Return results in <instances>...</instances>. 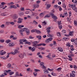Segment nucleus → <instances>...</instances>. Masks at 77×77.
I'll return each mask as SVG.
<instances>
[{
	"instance_id": "nucleus-3",
	"label": "nucleus",
	"mask_w": 77,
	"mask_h": 77,
	"mask_svg": "<svg viewBox=\"0 0 77 77\" xmlns=\"http://www.w3.org/2000/svg\"><path fill=\"white\" fill-rule=\"evenodd\" d=\"M51 16L52 17V18L54 20H56L54 21H57L56 20H57L58 18L54 14H51Z\"/></svg>"
},
{
	"instance_id": "nucleus-7",
	"label": "nucleus",
	"mask_w": 77,
	"mask_h": 77,
	"mask_svg": "<svg viewBox=\"0 0 77 77\" xmlns=\"http://www.w3.org/2000/svg\"><path fill=\"white\" fill-rule=\"evenodd\" d=\"M52 40L53 38H50L46 39L45 40V42H47V43H48V42H49L51 41H52Z\"/></svg>"
},
{
	"instance_id": "nucleus-44",
	"label": "nucleus",
	"mask_w": 77,
	"mask_h": 77,
	"mask_svg": "<svg viewBox=\"0 0 77 77\" xmlns=\"http://www.w3.org/2000/svg\"><path fill=\"white\" fill-rule=\"evenodd\" d=\"M48 71H53V69H50L49 68H48Z\"/></svg>"
},
{
	"instance_id": "nucleus-40",
	"label": "nucleus",
	"mask_w": 77,
	"mask_h": 77,
	"mask_svg": "<svg viewBox=\"0 0 77 77\" xmlns=\"http://www.w3.org/2000/svg\"><path fill=\"white\" fill-rule=\"evenodd\" d=\"M15 75L16 76H18V77H19V74H18V72H17L16 73Z\"/></svg>"
},
{
	"instance_id": "nucleus-2",
	"label": "nucleus",
	"mask_w": 77,
	"mask_h": 77,
	"mask_svg": "<svg viewBox=\"0 0 77 77\" xmlns=\"http://www.w3.org/2000/svg\"><path fill=\"white\" fill-rule=\"evenodd\" d=\"M69 6L70 8H72V9H73V10H74V11L75 10V9L76 8V7H75V5H72V4H69Z\"/></svg>"
},
{
	"instance_id": "nucleus-53",
	"label": "nucleus",
	"mask_w": 77,
	"mask_h": 77,
	"mask_svg": "<svg viewBox=\"0 0 77 77\" xmlns=\"http://www.w3.org/2000/svg\"><path fill=\"white\" fill-rule=\"evenodd\" d=\"M10 24H11V25H14V24L15 23H14V22H10Z\"/></svg>"
},
{
	"instance_id": "nucleus-6",
	"label": "nucleus",
	"mask_w": 77,
	"mask_h": 77,
	"mask_svg": "<svg viewBox=\"0 0 77 77\" xmlns=\"http://www.w3.org/2000/svg\"><path fill=\"white\" fill-rule=\"evenodd\" d=\"M23 19L22 18H19L18 19V21H17V23L20 24L22 23V20H23Z\"/></svg>"
},
{
	"instance_id": "nucleus-19",
	"label": "nucleus",
	"mask_w": 77,
	"mask_h": 77,
	"mask_svg": "<svg viewBox=\"0 0 77 77\" xmlns=\"http://www.w3.org/2000/svg\"><path fill=\"white\" fill-rule=\"evenodd\" d=\"M14 74V72L11 71L9 73L10 75H13Z\"/></svg>"
},
{
	"instance_id": "nucleus-54",
	"label": "nucleus",
	"mask_w": 77,
	"mask_h": 77,
	"mask_svg": "<svg viewBox=\"0 0 77 77\" xmlns=\"http://www.w3.org/2000/svg\"><path fill=\"white\" fill-rule=\"evenodd\" d=\"M17 39V37H13V40H16Z\"/></svg>"
},
{
	"instance_id": "nucleus-13",
	"label": "nucleus",
	"mask_w": 77,
	"mask_h": 77,
	"mask_svg": "<svg viewBox=\"0 0 77 77\" xmlns=\"http://www.w3.org/2000/svg\"><path fill=\"white\" fill-rule=\"evenodd\" d=\"M39 5L36 4H35L34 5V8H39Z\"/></svg>"
},
{
	"instance_id": "nucleus-59",
	"label": "nucleus",
	"mask_w": 77,
	"mask_h": 77,
	"mask_svg": "<svg viewBox=\"0 0 77 77\" xmlns=\"http://www.w3.org/2000/svg\"><path fill=\"white\" fill-rule=\"evenodd\" d=\"M67 20L68 21H71V19L68 17L67 18Z\"/></svg>"
},
{
	"instance_id": "nucleus-27",
	"label": "nucleus",
	"mask_w": 77,
	"mask_h": 77,
	"mask_svg": "<svg viewBox=\"0 0 77 77\" xmlns=\"http://www.w3.org/2000/svg\"><path fill=\"white\" fill-rule=\"evenodd\" d=\"M13 54V55H14V54H15L13 52H10V53H8V54Z\"/></svg>"
},
{
	"instance_id": "nucleus-61",
	"label": "nucleus",
	"mask_w": 77,
	"mask_h": 77,
	"mask_svg": "<svg viewBox=\"0 0 77 77\" xmlns=\"http://www.w3.org/2000/svg\"><path fill=\"white\" fill-rule=\"evenodd\" d=\"M5 3L4 2H2L1 3V5H2V6H4V5H5Z\"/></svg>"
},
{
	"instance_id": "nucleus-18",
	"label": "nucleus",
	"mask_w": 77,
	"mask_h": 77,
	"mask_svg": "<svg viewBox=\"0 0 77 77\" xmlns=\"http://www.w3.org/2000/svg\"><path fill=\"white\" fill-rule=\"evenodd\" d=\"M14 4V3L12 2L8 3L7 4L8 5H13Z\"/></svg>"
},
{
	"instance_id": "nucleus-49",
	"label": "nucleus",
	"mask_w": 77,
	"mask_h": 77,
	"mask_svg": "<svg viewBox=\"0 0 77 77\" xmlns=\"http://www.w3.org/2000/svg\"><path fill=\"white\" fill-rule=\"evenodd\" d=\"M5 53H6V52L5 51L1 53V55H3V54H5Z\"/></svg>"
},
{
	"instance_id": "nucleus-34",
	"label": "nucleus",
	"mask_w": 77,
	"mask_h": 77,
	"mask_svg": "<svg viewBox=\"0 0 77 77\" xmlns=\"http://www.w3.org/2000/svg\"><path fill=\"white\" fill-rule=\"evenodd\" d=\"M36 29H32L31 30V32H32V33H34V32H36Z\"/></svg>"
},
{
	"instance_id": "nucleus-51",
	"label": "nucleus",
	"mask_w": 77,
	"mask_h": 77,
	"mask_svg": "<svg viewBox=\"0 0 77 77\" xmlns=\"http://www.w3.org/2000/svg\"><path fill=\"white\" fill-rule=\"evenodd\" d=\"M40 70L38 69H34V71L35 72H38V71H40Z\"/></svg>"
},
{
	"instance_id": "nucleus-57",
	"label": "nucleus",
	"mask_w": 77,
	"mask_h": 77,
	"mask_svg": "<svg viewBox=\"0 0 77 77\" xmlns=\"http://www.w3.org/2000/svg\"><path fill=\"white\" fill-rule=\"evenodd\" d=\"M53 45H56V41H54Z\"/></svg>"
},
{
	"instance_id": "nucleus-5",
	"label": "nucleus",
	"mask_w": 77,
	"mask_h": 77,
	"mask_svg": "<svg viewBox=\"0 0 77 77\" xmlns=\"http://www.w3.org/2000/svg\"><path fill=\"white\" fill-rule=\"evenodd\" d=\"M61 22H62V21H60L59 23H58L59 28L60 30V29H62V23H60Z\"/></svg>"
},
{
	"instance_id": "nucleus-58",
	"label": "nucleus",
	"mask_w": 77,
	"mask_h": 77,
	"mask_svg": "<svg viewBox=\"0 0 77 77\" xmlns=\"http://www.w3.org/2000/svg\"><path fill=\"white\" fill-rule=\"evenodd\" d=\"M5 71L6 72H10V71H11V70H5Z\"/></svg>"
},
{
	"instance_id": "nucleus-38",
	"label": "nucleus",
	"mask_w": 77,
	"mask_h": 77,
	"mask_svg": "<svg viewBox=\"0 0 77 77\" xmlns=\"http://www.w3.org/2000/svg\"><path fill=\"white\" fill-rule=\"evenodd\" d=\"M57 7H58V5H55L54 6V8L55 9H57Z\"/></svg>"
},
{
	"instance_id": "nucleus-55",
	"label": "nucleus",
	"mask_w": 77,
	"mask_h": 77,
	"mask_svg": "<svg viewBox=\"0 0 77 77\" xmlns=\"http://www.w3.org/2000/svg\"><path fill=\"white\" fill-rule=\"evenodd\" d=\"M22 41L23 42H26V41H27V40L26 39H23Z\"/></svg>"
},
{
	"instance_id": "nucleus-52",
	"label": "nucleus",
	"mask_w": 77,
	"mask_h": 77,
	"mask_svg": "<svg viewBox=\"0 0 77 77\" xmlns=\"http://www.w3.org/2000/svg\"><path fill=\"white\" fill-rule=\"evenodd\" d=\"M25 44H29V45H30L31 44L29 42H26Z\"/></svg>"
},
{
	"instance_id": "nucleus-31",
	"label": "nucleus",
	"mask_w": 77,
	"mask_h": 77,
	"mask_svg": "<svg viewBox=\"0 0 77 77\" xmlns=\"http://www.w3.org/2000/svg\"><path fill=\"white\" fill-rule=\"evenodd\" d=\"M40 65H41V66H43V65H44V62H42L40 63Z\"/></svg>"
},
{
	"instance_id": "nucleus-25",
	"label": "nucleus",
	"mask_w": 77,
	"mask_h": 77,
	"mask_svg": "<svg viewBox=\"0 0 77 77\" xmlns=\"http://www.w3.org/2000/svg\"><path fill=\"white\" fill-rule=\"evenodd\" d=\"M20 33V34L21 35H23V30H22V29H20V31H19Z\"/></svg>"
},
{
	"instance_id": "nucleus-1",
	"label": "nucleus",
	"mask_w": 77,
	"mask_h": 77,
	"mask_svg": "<svg viewBox=\"0 0 77 77\" xmlns=\"http://www.w3.org/2000/svg\"><path fill=\"white\" fill-rule=\"evenodd\" d=\"M50 29H51V27L48 26L46 29L47 32L48 34V35H47L48 37H53V35H51V34H49L50 32Z\"/></svg>"
},
{
	"instance_id": "nucleus-14",
	"label": "nucleus",
	"mask_w": 77,
	"mask_h": 77,
	"mask_svg": "<svg viewBox=\"0 0 77 77\" xmlns=\"http://www.w3.org/2000/svg\"><path fill=\"white\" fill-rule=\"evenodd\" d=\"M51 17L50 15L48 14L46 15L44 17V18H49Z\"/></svg>"
},
{
	"instance_id": "nucleus-15",
	"label": "nucleus",
	"mask_w": 77,
	"mask_h": 77,
	"mask_svg": "<svg viewBox=\"0 0 77 77\" xmlns=\"http://www.w3.org/2000/svg\"><path fill=\"white\" fill-rule=\"evenodd\" d=\"M69 60H70V61H72V58L71 57V56H70V55H69L68 56Z\"/></svg>"
},
{
	"instance_id": "nucleus-41",
	"label": "nucleus",
	"mask_w": 77,
	"mask_h": 77,
	"mask_svg": "<svg viewBox=\"0 0 77 77\" xmlns=\"http://www.w3.org/2000/svg\"><path fill=\"white\" fill-rule=\"evenodd\" d=\"M62 33H63V34H64V33H66V30H63L62 32Z\"/></svg>"
},
{
	"instance_id": "nucleus-48",
	"label": "nucleus",
	"mask_w": 77,
	"mask_h": 77,
	"mask_svg": "<svg viewBox=\"0 0 77 77\" xmlns=\"http://www.w3.org/2000/svg\"><path fill=\"white\" fill-rule=\"evenodd\" d=\"M25 31H26V32H30V30H29V29H27V28H26V30H25Z\"/></svg>"
},
{
	"instance_id": "nucleus-21",
	"label": "nucleus",
	"mask_w": 77,
	"mask_h": 77,
	"mask_svg": "<svg viewBox=\"0 0 77 77\" xmlns=\"http://www.w3.org/2000/svg\"><path fill=\"white\" fill-rule=\"evenodd\" d=\"M51 7V5L50 4H48L46 6V8L47 9H48L50 8Z\"/></svg>"
},
{
	"instance_id": "nucleus-23",
	"label": "nucleus",
	"mask_w": 77,
	"mask_h": 77,
	"mask_svg": "<svg viewBox=\"0 0 77 77\" xmlns=\"http://www.w3.org/2000/svg\"><path fill=\"white\" fill-rule=\"evenodd\" d=\"M35 32H36L37 33H41L39 30H38L37 29H36Z\"/></svg>"
},
{
	"instance_id": "nucleus-60",
	"label": "nucleus",
	"mask_w": 77,
	"mask_h": 77,
	"mask_svg": "<svg viewBox=\"0 0 77 77\" xmlns=\"http://www.w3.org/2000/svg\"><path fill=\"white\" fill-rule=\"evenodd\" d=\"M22 40L21 39V40H20V43L21 44H23V42H22Z\"/></svg>"
},
{
	"instance_id": "nucleus-10",
	"label": "nucleus",
	"mask_w": 77,
	"mask_h": 77,
	"mask_svg": "<svg viewBox=\"0 0 77 77\" xmlns=\"http://www.w3.org/2000/svg\"><path fill=\"white\" fill-rule=\"evenodd\" d=\"M74 32L73 31L70 32L69 33V35H70V36H73V35H74Z\"/></svg>"
},
{
	"instance_id": "nucleus-64",
	"label": "nucleus",
	"mask_w": 77,
	"mask_h": 77,
	"mask_svg": "<svg viewBox=\"0 0 77 77\" xmlns=\"http://www.w3.org/2000/svg\"><path fill=\"white\" fill-rule=\"evenodd\" d=\"M71 16V12L70 11L69 12V17L70 18V17Z\"/></svg>"
},
{
	"instance_id": "nucleus-42",
	"label": "nucleus",
	"mask_w": 77,
	"mask_h": 77,
	"mask_svg": "<svg viewBox=\"0 0 77 77\" xmlns=\"http://www.w3.org/2000/svg\"><path fill=\"white\" fill-rule=\"evenodd\" d=\"M29 12H30V11H26L25 12V13L26 14H29Z\"/></svg>"
},
{
	"instance_id": "nucleus-46",
	"label": "nucleus",
	"mask_w": 77,
	"mask_h": 77,
	"mask_svg": "<svg viewBox=\"0 0 77 77\" xmlns=\"http://www.w3.org/2000/svg\"><path fill=\"white\" fill-rule=\"evenodd\" d=\"M35 50V48L33 47L31 49L32 51H34Z\"/></svg>"
},
{
	"instance_id": "nucleus-11",
	"label": "nucleus",
	"mask_w": 77,
	"mask_h": 77,
	"mask_svg": "<svg viewBox=\"0 0 77 77\" xmlns=\"http://www.w3.org/2000/svg\"><path fill=\"white\" fill-rule=\"evenodd\" d=\"M41 45H42L43 46H45V45H46V44L40 43L37 45L36 46H41Z\"/></svg>"
},
{
	"instance_id": "nucleus-12",
	"label": "nucleus",
	"mask_w": 77,
	"mask_h": 77,
	"mask_svg": "<svg viewBox=\"0 0 77 77\" xmlns=\"http://www.w3.org/2000/svg\"><path fill=\"white\" fill-rule=\"evenodd\" d=\"M15 45L14 44V43H9V45L10 47H14Z\"/></svg>"
},
{
	"instance_id": "nucleus-47",
	"label": "nucleus",
	"mask_w": 77,
	"mask_h": 77,
	"mask_svg": "<svg viewBox=\"0 0 77 77\" xmlns=\"http://www.w3.org/2000/svg\"><path fill=\"white\" fill-rule=\"evenodd\" d=\"M5 42V40L3 39L0 40V42L3 43Z\"/></svg>"
},
{
	"instance_id": "nucleus-39",
	"label": "nucleus",
	"mask_w": 77,
	"mask_h": 77,
	"mask_svg": "<svg viewBox=\"0 0 77 77\" xmlns=\"http://www.w3.org/2000/svg\"><path fill=\"white\" fill-rule=\"evenodd\" d=\"M21 11H24V8L22 7L20 9Z\"/></svg>"
},
{
	"instance_id": "nucleus-43",
	"label": "nucleus",
	"mask_w": 77,
	"mask_h": 77,
	"mask_svg": "<svg viewBox=\"0 0 77 77\" xmlns=\"http://www.w3.org/2000/svg\"><path fill=\"white\" fill-rule=\"evenodd\" d=\"M58 34L59 35H58V36H59V38H61V35L60 32H58Z\"/></svg>"
},
{
	"instance_id": "nucleus-50",
	"label": "nucleus",
	"mask_w": 77,
	"mask_h": 77,
	"mask_svg": "<svg viewBox=\"0 0 77 77\" xmlns=\"http://www.w3.org/2000/svg\"><path fill=\"white\" fill-rule=\"evenodd\" d=\"M26 28H24L23 29H21L23 32H24V31H26Z\"/></svg>"
},
{
	"instance_id": "nucleus-37",
	"label": "nucleus",
	"mask_w": 77,
	"mask_h": 77,
	"mask_svg": "<svg viewBox=\"0 0 77 77\" xmlns=\"http://www.w3.org/2000/svg\"><path fill=\"white\" fill-rule=\"evenodd\" d=\"M1 15L2 16H6V15L5 14V13H2L1 14Z\"/></svg>"
},
{
	"instance_id": "nucleus-8",
	"label": "nucleus",
	"mask_w": 77,
	"mask_h": 77,
	"mask_svg": "<svg viewBox=\"0 0 77 77\" xmlns=\"http://www.w3.org/2000/svg\"><path fill=\"white\" fill-rule=\"evenodd\" d=\"M18 15L15 14L13 16V18L14 20H15L17 18H18Z\"/></svg>"
},
{
	"instance_id": "nucleus-16",
	"label": "nucleus",
	"mask_w": 77,
	"mask_h": 77,
	"mask_svg": "<svg viewBox=\"0 0 77 77\" xmlns=\"http://www.w3.org/2000/svg\"><path fill=\"white\" fill-rule=\"evenodd\" d=\"M58 50L59 51H60V52H63V49L61 48H58Z\"/></svg>"
},
{
	"instance_id": "nucleus-17",
	"label": "nucleus",
	"mask_w": 77,
	"mask_h": 77,
	"mask_svg": "<svg viewBox=\"0 0 77 77\" xmlns=\"http://www.w3.org/2000/svg\"><path fill=\"white\" fill-rule=\"evenodd\" d=\"M20 53V52L19 51H18L17 50H15L14 51V54H16L17 53Z\"/></svg>"
},
{
	"instance_id": "nucleus-56",
	"label": "nucleus",
	"mask_w": 77,
	"mask_h": 77,
	"mask_svg": "<svg viewBox=\"0 0 77 77\" xmlns=\"http://www.w3.org/2000/svg\"><path fill=\"white\" fill-rule=\"evenodd\" d=\"M71 42H74L75 41V40H74V39L73 38H72L71 39Z\"/></svg>"
},
{
	"instance_id": "nucleus-24",
	"label": "nucleus",
	"mask_w": 77,
	"mask_h": 77,
	"mask_svg": "<svg viewBox=\"0 0 77 77\" xmlns=\"http://www.w3.org/2000/svg\"><path fill=\"white\" fill-rule=\"evenodd\" d=\"M5 42L7 44H8L9 42H11V40H7L5 41Z\"/></svg>"
},
{
	"instance_id": "nucleus-20",
	"label": "nucleus",
	"mask_w": 77,
	"mask_h": 77,
	"mask_svg": "<svg viewBox=\"0 0 77 77\" xmlns=\"http://www.w3.org/2000/svg\"><path fill=\"white\" fill-rule=\"evenodd\" d=\"M71 49V51H73L74 50V46L73 45H71L70 47Z\"/></svg>"
},
{
	"instance_id": "nucleus-22",
	"label": "nucleus",
	"mask_w": 77,
	"mask_h": 77,
	"mask_svg": "<svg viewBox=\"0 0 77 77\" xmlns=\"http://www.w3.org/2000/svg\"><path fill=\"white\" fill-rule=\"evenodd\" d=\"M19 57H20V58H23L24 57V55H23V54H21L19 56Z\"/></svg>"
},
{
	"instance_id": "nucleus-9",
	"label": "nucleus",
	"mask_w": 77,
	"mask_h": 77,
	"mask_svg": "<svg viewBox=\"0 0 77 77\" xmlns=\"http://www.w3.org/2000/svg\"><path fill=\"white\" fill-rule=\"evenodd\" d=\"M38 43V41H35L32 42V44H33V46H34V47H36V44Z\"/></svg>"
},
{
	"instance_id": "nucleus-4",
	"label": "nucleus",
	"mask_w": 77,
	"mask_h": 77,
	"mask_svg": "<svg viewBox=\"0 0 77 77\" xmlns=\"http://www.w3.org/2000/svg\"><path fill=\"white\" fill-rule=\"evenodd\" d=\"M76 73L75 71H72V74L70 73V77H75V74Z\"/></svg>"
},
{
	"instance_id": "nucleus-35",
	"label": "nucleus",
	"mask_w": 77,
	"mask_h": 77,
	"mask_svg": "<svg viewBox=\"0 0 77 77\" xmlns=\"http://www.w3.org/2000/svg\"><path fill=\"white\" fill-rule=\"evenodd\" d=\"M61 69H62V68L61 67H60L58 68V72H61Z\"/></svg>"
},
{
	"instance_id": "nucleus-45",
	"label": "nucleus",
	"mask_w": 77,
	"mask_h": 77,
	"mask_svg": "<svg viewBox=\"0 0 77 77\" xmlns=\"http://www.w3.org/2000/svg\"><path fill=\"white\" fill-rule=\"evenodd\" d=\"M40 15L41 16H40L41 17H42V16H42L44 15V13H42L41 14H40Z\"/></svg>"
},
{
	"instance_id": "nucleus-28",
	"label": "nucleus",
	"mask_w": 77,
	"mask_h": 77,
	"mask_svg": "<svg viewBox=\"0 0 77 77\" xmlns=\"http://www.w3.org/2000/svg\"><path fill=\"white\" fill-rule=\"evenodd\" d=\"M66 46L69 47L71 46V44H70V43H67V44H66Z\"/></svg>"
},
{
	"instance_id": "nucleus-36",
	"label": "nucleus",
	"mask_w": 77,
	"mask_h": 77,
	"mask_svg": "<svg viewBox=\"0 0 77 77\" xmlns=\"http://www.w3.org/2000/svg\"><path fill=\"white\" fill-rule=\"evenodd\" d=\"M69 55V56H72V57H74V54H72V53L70 54Z\"/></svg>"
},
{
	"instance_id": "nucleus-33",
	"label": "nucleus",
	"mask_w": 77,
	"mask_h": 77,
	"mask_svg": "<svg viewBox=\"0 0 77 77\" xmlns=\"http://www.w3.org/2000/svg\"><path fill=\"white\" fill-rule=\"evenodd\" d=\"M33 23L35 24V25H37V24H38V23L36 22V21L35 20H34L33 21Z\"/></svg>"
},
{
	"instance_id": "nucleus-62",
	"label": "nucleus",
	"mask_w": 77,
	"mask_h": 77,
	"mask_svg": "<svg viewBox=\"0 0 77 77\" xmlns=\"http://www.w3.org/2000/svg\"><path fill=\"white\" fill-rule=\"evenodd\" d=\"M5 27V25L4 24H2L1 26V27L2 28H3Z\"/></svg>"
},
{
	"instance_id": "nucleus-63",
	"label": "nucleus",
	"mask_w": 77,
	"mask_h": 77,
	"mask_svg": "<svg viewBox=\"0 0 77 77\" xmlns=\"http://www.w3.org/2000/svg\"><path fill=\"white\" fill-rule=\"evenodd\" d=\"M5 77V75L2 74L1 75H0V77Z\"/></svg>"
},
{
	"instance_id": "nucleus-32",
	"label": "nucleus",
	"mask_w": 77,
	"mask_h": 77,
	"mask_svg": "<svg viewBox=\"0 0 77 77\" xmlns=\"http://www.w3.org/2000/svg\"><path fill=\"white\" fill-rule=\"evenodd\" d=\"M74 24L75 26H77V21H74Z\"/></svg>"
},
{
	"instance_id": "nucleus-29",
	"label": "nucleus",
	"mask_w": 77,
	"mask_h": 77,
	"mask_svg": "<svg viewBox=\"0 0 77 77\" xmlns=\"http://www.w3.org/2000/svg\"><path fill=\"white\" fill-rule=\"evenodd\" d=\"M58 8L59 9V11H61L62 10V8L60 6H58Z\"/></svg>"
},
{
	"instance_id": "nucleus-30",
	"label": "nucleus",
	"mask_w": 77,
	"mask_h": 77,
	"mask_svg": "<svg viewBox=\"0 0 77 77\" xmlns=\"http://www.w3.org/2000/svg\"><path fill=\"white\" fill-rule=\"evenodd\" d=\"M11 66V64L10 63H9L7 65V66L9 68H10Z\"/></svg>"
},
{
	"instance_id": "nucleus-26",
	"label": "nucleus",
	"mask_w": 77,
	"mask_h": 77,
	"mask_svg": "<svg viewBox=\"0 0 77 77\" xmlns=\"http://www.w3.org/2000/svg\"><path fill=\"white\" fill-rule=\"evenodd\" d=\"M24 25H19L18 26V28L19 29H21L22 27H23Z\"/></svg>"
}]
</instances>
